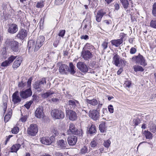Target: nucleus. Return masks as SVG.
<instances>
[{
    "label": "nucleus",
    "instance_id": "f257e3e1",
    "mask_svg": "<svg viewBox=\"0 0 156 156\" xmlns=\"http://www.w3.org/2000/svg\"><path fill=\"white\" fill-rule=\"evenodd\" d=\"M51 114L53 118L55 119H62L65 117V114L63 112L57 109L52 110Z\"/></svg>",
    "mask_w": 156,
    "mask_h": 156
},
{
    "label": "nucleus",
    "instance_id": "f03ea898",
    "mask_svg": "<svg viewBox=\"0 0 156 156\" xmlns=\"http://www.w3.org/2000/svg\"><path fill=\"white\" fill-rule=\"evenodd\" d=\"M132 59L136 64H139L144 66L147 65L145 58L140 54H139L137 56H133Z\"/></svg>",
    "mask_w": 156,
    "mask_h": 156
},
{
    "label": "nucleus",
    "instance_id": "7ed1b4c3",
    "mask_svg": "<svg viewBox=\"0 0 156 156\" xmlns=\"http://www.w3.org/2000/svg\"><path fill=\"white\" fill-rule=\"evenodd\" d=\"M38 128L36 124H32L28 127L27 132L28 135L31 136H35L37 133Z\"/></svg>",
    "mask_w": 156,
    "mask_h": 156
},
{
    "label": "nucleus",
    "instance_id": "20e7f679",
    "mask_svg": "<svg viewBox=\"0 0 156 156\" xmlns=\"http://www.w3.org/2000/svg\"><path fill=\"white\" fill-rule=\"evenodd\" d=\"M46 83V79L43 78L41 79L36 82L33 85L34 88L37 91H40L41 90L42 85Z\"/></svg>",
    "mask_w": 156,
    "mask_h": 156
},
{
    "label": "nucleus",
    "instance_id": "39448f33",
    "mask_svg": "<svg viewBox=\"0 0 156 156\" xmlns=\"http://www.w3.org/2000/svg\"><path fill=\"white\" fill-rule=\"evenodd\" d=\"M67 133L68 135L73 134L76 135H78L81 133V130H78L75 127L73 123H71L69 125V129L67 130Z\"/></svg>",
    "mask_w": 156,
    "mask_h": 156
},
{
    "label": "nucleus",
    "instance_id": "423d86ee",
    "mask_svg": "<svg viewBox=\"0 0 156 156\" xmlns=\"http://www.w3.org/2000/svg\"><path fill=\"white\" fill-rule=\"evenodd\" d=\"M67 103L69 107L73 109H77V108H79L80 107L79 102L74 99L69 100Z\"/></svg>",
    "mask_w": 156,
    "mask_h": 156
},
{
    "label": "nucleus",
    "instance_id": "0eeeda50",
    "mask_svg": "<svg viewBox=\"0 0 156 156\" xmlns=\"http://www.w3.org/2000/svg\"><path fill=\"white\" fill-rule=\"evenodd\" d=\"M77 68L82 72L86 73L88 70V66L86 64L83 62H79L76 65Z\"/></svg>",
    "mask_w": 156,
    "mask_h": 156
},
{
    "label": "nucleus",
    "instance_id": "6e6552de",
    "mask_svg": "<svg viewBox=\"0 0 156 156\" xmlns=\"http://www.w3.org/2000/svg\"><path fill=\"white\" fill-rule=\"evenodd\" d=\"M81 56L85 60H88L93 57V55L88 50H83Z\"/></svg>",
    "mask_w": 156,
    "mask_h": 156
},
{
    "label": "nucleus",
    "instance_id": "1a4fd4ad",
    "mask_svg": "<svg viewBox=\"0 0 156 156\" xmlns=\"http://www.w3.org/2000/svg\"><path fill=\"white\" fill-rule=\"evenodd\" d=\"M89 116L94 120H97L99 119L100 117L99 111L96 110L90 111Z\"/></svg>",
    "mask_w": 156,
    "mask_h": 156
},
{
    "label": "nucleus",
    "instance_id": "9d476101",
    "mask_svg": "<svg viewBox=\"0 0 156 156\" xmlns=\"http://www.w3.org/2000/svg\"><path fill=\"white\" fill-rule=\"evenodd\" d=\"M32 94L30 88L25 91H23L20 92V96L23 98H26L31 96Z\"/></svg>",
    "mask_w": 156,
    "mask_h": 156
},
{
    "label": "nucleus",
    "instance_id": "9b49d317",
    "mask_svg": "<svg viewBox=\"0 0 156 156\" xmlns=\"http://www.w3.org/2000/svg\"><path fill=\"white\" fill-rule=\"evenodd\" d=\"M59 72L62 74H66L68 73L69 70L68 67L66 65L64 64H61L59 65Z\"/></svg>",
    "mask_w": 156,
    "mask_h": 156
},
{
    "label": "nucleus",
    "instance_id": "f8f14e48",
    "mask_svg": "<svg viewBox=\"0 0 156 156\" xmlns=\"http://www.w3.org/2000/svg\"><path fill=\"white\" fill-rule=\"evenodd\" d=\"M18 93V91L17 90L12 95V101L14 104H18L21 101V99Z\"/></svg>",
    "mask_w": 156,
    "mask_h": 156
},
{
    "label": "nucleus",
    "instance_id": "ddd939ff",
    "mask_svg": "<svg viewBox=\"0 0 156 156\" xmlns=\"http://www.w3.org/2000/svg\"><path fill=\"white\" fill-rule=\"evenodd\" d=\"M66 113L69 116V120L72 121H74L77 118V116L76 113L72 110H66Z\"/></svg>",
    "mask_w": 156,
    "mask_h": 156
},
{
    "label": "nucleus",
    "instance_id": "4468645a",
    "mask_svg": "<svg viewBox=\"0 0 156 156\" xmlns=\"http://www.w3.org/2000/svg\"><path fill=\"white\" fill-rule=\"evenodd\" d=\"M18 30V27L16 24L12 23L9 25L8 31L9 33L14 34L16 33Z\"/></svg>",
    "mask_w": 156,
    "mask_h": 156
},
{
    "label": "nucleus",
    "instance_id": "2eb2a0df",
    "mask_svg": "<svg viewBox=\"0 0 156 156\" xmlns=\"http://www.w3.org/2000/svg\"><path fill=\"white\" fill-rule=\"evenodd\" d=\"M27 35V30L24 29H22L19 32L16 37L21 40H23Z\"/></svg>",
    "mask_w": 156,
    "mask_h": 156
},
{
    "label": "nucleus",
    "instance_id": "dca6fc26",
    "mask_svg": "<svg viewBox=\"0 0 156 156\" xmlns=\"http://www.w3.org/2000/svg\"><path fill=\"white\" fill-rule=\"evenodd\" d=\"M11 49L14 51H18L19 43L15 41H11L9 43Z\"/></svg>",
    "mask_w": 156,
    "mask_h": 156
},
{
    "label": "nucleus",
    "instance_id": "f3484780",
    "mask_svg": "<svg viewBox=\"0 0 156 156\" xmlns=\"http://www.w3.org/2000/svg\"><path fill=\"white\" fill-rule=\"evenodd\" d=\"M52 129V135L51 136L50 139L49 144L55 141V137L58 134V132L56 128L53 127Z\"/></svg>",
    "mask_w": 156,
    "mask_h": 156
},
{
    "label": "nucleus",
    "instance_id": "a211bd4d",
    "mask_svg": "<svg viewBox=\"0 0 156 156\" xmlns=\"http://www.w3.org/2000/svg\"><path fill=\"white\" fill-rule=\"evenodd\" d=\"M77 138L75 136H69L67 139V141L70 145L73 146L75 145L76 142Z\"/></svg>",
    "mask_w": 156,
    "mask_h": 156
},
{
    "label": "nucleus",
    "instance_id": "6ab92c4d",
    "mask_svg": "<svg viewBox=\"0 0 156 156\" xmlns=\"http://www.w3.org/2000/svg\"><path fill=\"white\" fill-rule=\"evenodd\" d=\"M112 62L117 66H119L120 64V56L117 54L115 53L112 58Z\"/></svg>",
    "mask_w": 156,
    "mask_h": 156
},
{
    "label": "nucleus",
    "instance_id": "aec40b11",
    "mask_svg": "<svg viewBox=\"0 0 156 156\" xmlns=\"http://www.w3.org/2000/svg\"><path fill=\"white\" fill-rule=\"evenodd\" d=\"M35 116L38 118H43L44 113L42 108H37L35 112Z\"/></svg>",
    "mask_w": 156,
    "mask_h": 156
},
{
    "label": "nucleus",
    "instance_id": "412c9836",
    "mask_svg": "<svg viewBox=\"0 0 156 156\" xmlns=\"http://www.w3.org/2000/svg\"><path fill=\"white\" fill-rule=\"evenodd\" d=\"M111 42L112 45L117 47L123 43V40L122 39L113 40L111 41Z\"/></svg>",
    "mask_w": 156,
    "mask_h": 156
},
{
    "label": "nucleus",
    "instance_id": "4be33fe9",
    "mask_svg": "<svg viewBox=\"0 0 156 156\" xmlns=\"http://www.w3.org/2000/svg\"><path fill=\"white\" fill-rule=\"evenodd\" d=\"M22 61V59L21 57L18 58L14 62L12 67L14 69H16L19 67Z\"/></svg>",
    "mask_w": 156,
    "mask_h": 156
},
{
    "label": "nucleus",
    "instance_id": "5701e85b",
    "mask_svg": "<svg viewBox=\"0 0 156 156\" xmlns=\"http://www.w3.org/2000/svg\"><path fill=\"white\" fill-rule=\"evenodd\" d=\"M22 144H23V143H22L21 144H14L11 147V152H17V151L20 147Z\"/></svg>",
    "mask_w": 156,
    "mask_h": 156
},
{
    "label": "nucleus",
    "instance_id": "b1692460",
    "mask_svg": "<svg viewBox=\"0 0 156 156\" xmlns=\"http://www.w3.org/2000/svg\"><path fill=\"white\" fill-rule=\"evenodd\" d=\"M69 68L68 72H69L71 74L73 75L76 72V69L75 66L73 65L72 62H70L69 64Z\"/></svg>",
    "mask_w": 156,
    "mask_h": 156
},
{
    "label": "nucleus",
    "instance_id": "393cba45",
    "mask_svg": "<svg viewBox=\"0 0 156 156\" xmlns=\"http://www.w3.org/2000/svg\"><path fill=\"white\" fill-rule=\"evenodd\" d=\"M91 20H83L82 23V25H84V27H83V29H88V28L90 27L91 26Z\"/></svg>",
    "mask_w": 156,
    "mask_h": 156
},
{
    "label": "nucleus",
    "instance_id": "a878e982",
    "mask_svg": "<svg viewBox=\"0 0 156 156\" xmlns=\"http://www.w3.org/2000/svg\"><path fill=\"white\" fill-rule=\"evenodd\" d=\"M85 101L87 104H89L93 106L96 105L98 103L97 100L95 99H93L92 100H89L87 99L85 100Z\"/></svg>",
    "mask_w": 156,
    "mask_h": 156
},
{
    "label": "nucleus",
    "instance_id": "bb28decb",
    "mask_svg": "<svg viewBox=\"0 0 156 156\" xmlns=\"http://www.w3.org/2000/svg\"><path fill=\"white\" fill-rule=\"evenodd\" d=\"M35 47V42L33 40H29L28 42V49L32 50Z\"/></svg>",
    "mask_w": 156,
    "mask_h": 156
},
{
    "label": "nucleus",
    "instance_id": "cd10ccee",
    "mask_svg": "<svg viewBox=\"0 0 156 156\" xmlns=\"http://www.w3.org/2000/svg\"><path fill=\"white\" fill-rule=\"evenodd\" d=\"M96 132V128L94 124H92L88 130V133L90 134L95 133Z\"/></svg>",
    "mask_w": 156,
    "mask_h": 156
},
{
    "label": "nucleus",
    "instance_id": "c85d7f7f",
    "mask_svg": "<svg viewBox=\"0 0 156 156\" xmlns=\"http://www.w3.org/2000/svg\"><path fill=\"white\" fill-rule=\"evenodd\" d=\"M150 125L149 127V130L152 132L155 133L156 132V126L153 123L151 122H149Z\"/></svg>",
    "mask_w": 156,
    "mask_h": 156
},
{
    "label": "nucleus",
    "instance_id": "c756f323",
    "mask_svg": "<svg viewBox=\"0 0 156 156\" xmlns=\"http://www.w3.org/2000/svg\"><path fill=\"white\" fill-rule=\"evenodd\" d=\"M58 145L60 147L65 148L66 147V142L63 140H60L58 141Z\"/></svg>",
    "mask_w": 156,
    "mask_h": 156
},
{
    "label": "nucleus",
    "instance_id": "7c9ffc66",
    "mask_svg": "<svg viewBox=\"0 0 156 156\" xmlns=\"http://www.w3.org/2000/svg\"><path fill=\"white\" fill-rule=\"evenodd\" d=\"M41 142L42 144L46 145H48L49 139L48 136L43 137L42 138H41Z\"/></svg>",
    "mask_w": 156,
    "mask_h": 156
},
{
    "label": "nucleus",
    "instance_id": "2f4dec72",
    "mask_svg": "<svg viewBox=\"0 0 156 156\" xmlns=\"http://www.w3.org/2000/svg\"><path fill=\"white\" fill-rule=\"evenodd\" d=\"M120 1L125 9L128 8L129 4L127 0H120Z\"/></svg>",
    "mask_w": 156,
    "mask_h": 156
},
{
    "label": "nucleus",
    "instance_id": "473e14b6",
    "mask_svg": "<svg viewBox=\"0 0 156 156\" xmlns=\"http://www.w3.org/2000/svg\"><path fill=\"white\" fill-rule=\"evenodd\" d=\"M133 68L134 71L136 72H143L144 70L142 66L139 65H135L133 66Z\"/></svg>",
    "mask_w": 156,
    "mask_h": 156
},
{
    "label": "nucleus",
    "instance_id": "72a5a7b5",
    "mask_svg": "<svg viewBox=\"0 0 156 156\" xmlns=\"http://www.w3.org/2000/svg\"><path fill=\"white\" fill-rule=\"evenodd\" d=\"M144 134L145 135L147 139H152L153 137L152 134L149 131L145 130Z\"/></svg>",
    "mask_w": 156,
    "mask_h": 156
},
{
    "label": "nucleus",
    "instance_id": "f704fd0d",
    "mask_svg": "<svg viewBox=\"0 0 156 156\" xmlns=\"http://www.w3.org/2000/svg\"><path fill=\"white\" fill-rule=\"evenodd\" d=\"M94 48V46L90 43H87L84 46L83 49L89 50L90 51L92 50Z\"/></svg>",
    "mask_w": 156,
    "mask_h": 156
},
{
    "label": "nucleus",
    "instance_id": "c9c22d12",
    "mask_svg": "<svg viewBox=\"0 0 156 156\" xmlns=\"http://www.w3.org/2000/svg\"><path fill=\"white\" fill-rule=\"evenodd\" d=\"M98 144L97 140L95 138H94L91 142L90 145L92 147L94 148L97 146Z\"/></svg>",
    "mask_w": 156,
    "mask_h": 156
},
{
    "label": "nucleus",
    "instance_id": "e433bc0d",
    "mask_svg": "<svg viewBox=\"0 0 156 156\" xmlns=\"http://www.w3.org/2000/svg\"><path fill=\"white\" fill-rule=\"evenodd\" d=\"M99 129L100 131L102 133L104 132L105 130V123L103 122L99 125Z\"/></svg>",
    "mask_w": 156,
    "mask_h": 156
},
{
    "label": "nucleus",
    "instance_id": "4c0bfd02",
    "mask_svg": "<svg viewBox=\"0 0 156 156\" xmlns=\"http://www.w3.org/2000/svg\"><path fill=\"white\" fill-rule=\"evenodd\" d=\"M111 144V141L108 139L104 141L103 145L105 147L108 148L110 146Z\"/></svg>",
    "mask_w": 156,
    "mask_h": 156
},
{
    "label": "nucleus",
    "instance_id": "58836bf2",
    "mask_svg": "<svg viewBox=\"0 0 156 156\" xmlns=\"http://www.w3.org/2000/svg\"><path fill=\"white\" fill-rule=\"evenodd\" d=\"M88 152L87 147L85 146H84L82 147L80 150V153L82 154H85Z\"/></svg>",
    "mask_w": 156,
    "mask_h": 156
},
{
    "label": "nucleus",
    "instance_id": "ea45409f",
    "mask_svg": "<svg viewBox=\"0 0 156 156\" xmlns=\"http://www.w3.org/2000/svg\"><path fill=\"white\" fill-rule=\"evenodd\" d=\"M44 40V37L43 36H40L38 38L37 41L38 42V43H40L43 45V43Z\"/></svg>",
    "mask_w": 156,
    "mask_h": 156
},
{
    "label": "nucleus",
    "instance_id": "a19ab883",
    "mask_svg": "<svg viewBox=\"0 0 156 156\" xmlns=\"http://www.w3.org/2000/svg\"><path fill=\"white\" fill-rule=\"evenodd\" d=\"M19 130V128L18 127H15L12 129V133L16 134L18 133Z\"/></svg>",
    "mask_w": 156,
    "mask_h": 156
},
{
    "label": "nucleus",
    "instance_id": "79ce46f5",
    "mask_svg": "<svg viewBox=\"0 0 156 156\" xmlns=\"http://www.w3.org/2000/svg\"><path fill=\"white\" fill-rule=\"evenodd\" d=\"M44 6L43 2L42 1L38 2H37L36 7L37 8H42Z\"/></svg>",
    "mask_w": 156,
    "mask_h": 156
},
{
    "label": "nucleus",
    "instance_id": "37998d69",
    "mask_svg": "<svg viewBox=\"0 0 156 156\" xmlns=\"http://www.w3.org/2000/svg\"><path fill=\"white\" fill-rule=\"evenodd\" d=\"M133 125L136 126L137 125H138V124L140 123V120L139 119L136 118V119H135L133 120Z\"/></svg>",
    "mask_w": 156,
    "mask_h": 156
},
{
    "label": "nucleus",
    "instance_id": "c03bdc74",
    "mask_svg": "<svg viewBox=\"0 0 156 156\" xmlns=\"http://www.w3.org/2000/svg\"><path fill=\"white\" fill-rule=\"evenodd\" d=\"M108 42L105 41L101 44V46L103 50L106 49L108 48Z\"/></svg>",
    "mask_w": 156,
    "mask_h": 156
},
{
    "label": "nucleus",
    "instance_id": "a18cd8bd",
    "mask_svg": "<svg viewBox=\"0 0 156 156\" xmlns=\"http://www.w3.org/2000/svg\"><path fill=\"white\" fill-rule=\"evenodd\" d=\"M16 57V56H14L13 55H11L10 57H9L7 60L9 62L10 64L12 63Z\"/></svg>",
    "mask_w": 156,
    "mask_h": 156
},
{
    "label": "nucleus",
    "instance_id": "49530a36",
    "mask_svg": "<svg viewBox=\"0 0 156 156\" xmlns=\"http://www.w3.org/2000/svg\"><path fill=\"white\" fill-rule=\"evenodd\" d=\"M42 44H41L38 43V42L37 41L34 49V51H37L42 46Z\"/></svg>",
    "mask_w": 156,
    "mask_h": 156
},
{
    "label": "nucleus",
    "instance_id": "de8ad7c7",
    "mask_svg": "<svg viewBox=\"0 0 156 156\" xmlns=\"http://www.w3.org/2000/svg\"><path fill=\"white\" fill-rule=\"evenodd\" d=\"M150 26L151 27L156 29V20H152L150 23Z\"/></svg>",
    "mask_w": 156,
    "mask_h": 156
},
{
    "label": "nucleus",
    "instance_id": "09e8293b",
    "mask_svg": "<svg viewBox=\"0 0 156 156\" xmlns=\"http://www.w3.org/2000/svg\"><path fill=\"white\" fill-rule=\"evenodd\" d=\"M152 13L154 16H156V3H155L153 6Z\"/></svg>",
    "mask_w": 156,
    "mask_h": 156
},
{
    "label": "nucleus",
    "instance_id": "8fccbe9b",
    "mask_svg": "<svg viewBox=\"0 0 156 156\" xmlns=\"http://www.w3.org/2000/svg\"><path fill=\"white\" fill-rule=\"evenodd\" d=\"M66 31L65 30H60L58 34V35L61 37H63L65 34Z\"/></svg>",
    "mask_w": 156,
    "mask_h": 156
},
{
    "label": "nucleus",
    "instance_id": "3c124183",
    "mask_svg": "<svg viewBox=\"0 0 156 156\" xmlns=\"http://www.w3.org/2000/svg\"><path fill=\"white\" fill-rule=\"evenodd\" d=\"M32 103L33 101H30L29 102H27V103L24 105V106L27 109H28L30 108V106Z\"/></svg>",
    "mask_w": 156,
    "mask_h": 156
},
{
    "label": "nucleus",
    "instance_id": "603ef678",
    "mask_svg": "<svg viewBox=\"0 0 156 156\" xmlns=\"http://www.w3.org/2000/svg\"><path fill=\"white\" fill-rule=\"evenodd\" d=\"M102 17L99 14L97 13V15L96 16V20L98 22L101 21Z\"/></svg>",
    "mask_w": 156,
    "mask_h": 156
},
{
    "label": "nucleus",
    "instance_id": "864d4df0",
    "mask_svg": "<svg viewBox=\"0 0 156 156\" xmlns=\"http://www.w3.org/2000/svg\"><path fill=\"white\" fill-rule=\"evenodd\" d=\"M131 84V82L129 80H126L125 81L124 85L125 86L129 88Z\"/></svg>",
    "mask_w": 156,
    "mask_h": 156
},
{
    "label": "nucleus",
    "instance_id": "5fc2aeb1",
    "mask_svg": "<svg viewBox=\"0 0 156 156\" xmlns=\"http://www.w3.org/2000/svg\"><path fill=\"white\" fill-rule=\"evenodd\" d=\"M108 109L109 112L111 113H113L114 112L113 106L112 105H110L108 107Z\"/></svg>",
    "mask_w": 156,
    "mask_h": 156
},
{
    "label": "nucleus",
    "instance_id": "6e6d98bb",
    "mask_svg": "<svg viewBox=\"0 0 156 156\" xmlns=\"http://www.w3.org/2000/svg\"><path fill=\"white\" fill-rule=\"evenodd\" d=\"M65 0H55V4L56 5H60L63 3Z\"/></svg>",
    "mask_w": 156,
    "mask_h": 156
},
{
    "label": "nucleus",
    "instance_id": "4d7b16f0",
    "mask_svg": "<svg viewBox=\"0 0 156 156\" xmlns=\"http://www.w3.org/2000/svg\"><path fill=\"white\" fill-rule=\"evenodd\" d=\"M136 49L134 48H132L130 50V53L131 54H134L136 52Z\"/></svg>",
    "mask_w": 156,
    "mask_h": 156
},
{
    "label": "nucleus",
    "instance_id": "13d9d810",
    "mask_svg": "<svg viewBox=\"0 0 156 156\" xmlns=\"http://www.w3.org/2000/svg\"><path fill=\"white\" fill-rule=\"evenodd\" d=\"M10 64L9 63V62L7 60L3 62L1 64V66L3 67H6L9 65Z\"/></svg>",
    "mask_w": 156,
    "mask_h": 156
},
{
    "label": "nucleus",
    "instance_id": "bf43d9fd",
    "mask_svg": "<svg viewBox=\"0 0 156 156\" xmlns=\"http://www.w3.org/2000/svg\"><path fill=\"white\" fill-rule=\"evenodd\" d=\"M98 13L100 15H101L102 17H103L104 15L106 14V12L104 11L103 9H101L98 12Z\"/></svg>",
    "mask_w": 156,
    "mask_h": 156
},
{
    "label": "nucleus",
    "instance_id": "052dcab7",
    "mask_svg": "<svg viewBox=\"0 0 156 156\" xmlns=\"http://www.w3.org/2000/svg\"><path fill=\"white\" fill-rule=\"evenodd\" d=\"M27 119V115H25L24 116L21 117L20 119V120L22 122H26V121Z\"/></svg>",
    "mask_w": 156,
    "mask_h": 156
},
{
    "label": "nucleus",
    "instance_id": "680f3d73",
    "mask_svg": "<svg viewBox=\"0 0 156 156\" xmlns=\"http://www.w3.org/2000/svg\"><path fill=\"white\" fill-rule=\"evenodd\" d=\"M11 116L10 115H9L8 114L6 115L4 117V121L5 122H8V121L9 120V119L11 117Z\"/></svg>",
    "mask_w": 156,
    "mask_h": 156
},
{
    "label": "nucleus",
    "instance_id": "e2e57ef3",
    "mask_svg": "<svg viewBox=\"0 0 156 156\" xmlns=\"http://www.w3.org/2000/svg\"><path fill=\"white\" fill-rule=\"evenodd\" d=\"M41 96L42 97L44 98H47L49 96V93L47 92L44 93L42 94Z\"/></svg>",
    "mask_w": 156,
    "mask_h": 156
},
{
    "label": "nucleus",
    "instance_id": "0e129e2a",
    "mask_svg": "<svg viewBox=\"0 0 156 156\" xmlns=\"http://www.w3.org/2000/svg\"><path fill=\"white\" fill-rule=\"evenodd\" d=\"M32 80V79L31 78H29L27 82V86L29 88H30V86L31 84V82Z\"/></svg>",
    "mask_w": 156,
    "mask_h": 156
},
{
    "label": "nucleus",
    "instance_id": "69168bd1",
    "mask_svg": "<svg viewBox=\"0 0 156 156\" xmlns=\"http://www.w3.org/2000/svg\"><path fill=\"white\" fill-rule=\"evenodd\" d=\"M114 7L115 10H118L120 8V6L119 4L117 3L115 4L114 5Z\"/></svg>",
    "mask_w": 156,
    "mask_h": 156
},
{
    "label": "nucleus",
    "instance_id": "338daca9",
    "mask_svg": "<svg viewBox=\"0 0 156 156\" xmlns=\"http://www.w3.org/2000/svg\"><path fill=\"white\" fill-rule=\"evenodd\" d=\"M26 85L25 83H23L22 81L20 82L18 84V87H19L22 88L23 87Z\"/></svg>",
    "mask_w": 156,
    "mask_h": 156
},
{
    "label": "nucleus",
    "instance_id": "774afa93",
    "mask_svg": "<svg viewBox=\"0 0 156 156\" xmlns=\"http://www.w3.org/2000/svg\"><path fill=\"white\" fill-rule=\"evenodd\" d=\"M120 36L121 37V38L120 39H122L123 40V39L126 37V34L123 33H121L120 34Z\"/></svg>",
    "mask_w": 156,
    "mask_h": 156
}]
</instances>
